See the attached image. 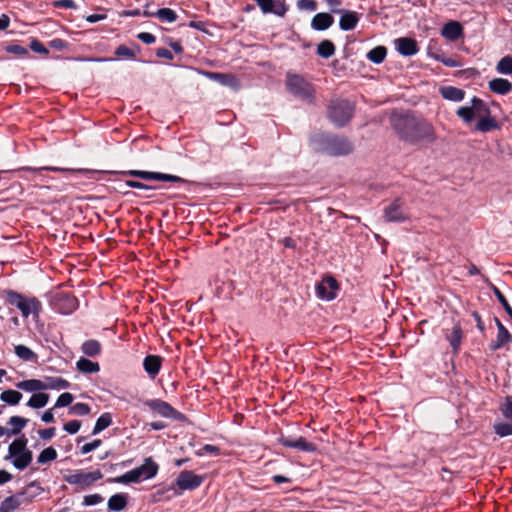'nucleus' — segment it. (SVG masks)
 I'll return each mask as SVG.
<instances>
[{
    "instance_id": "680f3d73",
    "label": "nucleus",
    "mask_w": 512,
    "mask_h": 512,
    "mask_svg": "<svg viewBox=\"0 0 512 512\" xmlns=\"http://www.w3.org/2000/svg\"><path fill=\"white\" fill-rule=\"evenodd\" d=\"M125 185L127 187H131V188H135V189H142V190H151L153 189L154 187L153 186H150V185H146L142 182H139V181H134V180H128L125 182Z\"/></svg>"
},
{
    "instance_id": "6ab92c4d",
    "label": "nucleus",
    "mask_w": 512,
    "mask_h": 512,
    "mask_svg": "<svg viewBox=\"0 0 512 512\" xmlns=\"http://www.w3.org/2000/svg\"><path fill=\"white\" fill-rule=\"evenodd\" d=\"M204 75L209 79L220 83L223 86H229L234 89H237L239 86L237 78L231 74L218 72H204Z\"/></svg>"
},
{
    "instance_id": "f704fd0d",
    "label": "nucleus",
    "mask_w": 512,
    "mask_h": 512,
    "mask_svg": "<svg viewBox=\"0 0 512 512\" xmlns=\"http://www.w3.org/2000/svg\"><path fill=\"white\" fill-rule=\"evenodd\" d=\"M335 53V45L330 40H323L317 46V54L325 59L332 57Z\"/></svg>"
},
{
    "instance_id": "ea45409f",
    "label": "nucleus",
    "mask_w": 512,
    "mask_h": 512,
    "mask_svg": "<svg viewBox=\"0 0 512 512\" xmlns=\"http://www.w3.org/2000/svg\"><path fill=\"white\" fill-rule=\"evenodd\" d=\"M28 419L20 417V416H12L10 417L8 424L12 426V429L9 430V434L18 435L22 429L27 425Z\"/></svg>"
},
{
    "instance_id": "7ed1b4c3",
    "label": "nucleus",
    "mask_w": 512,
    "mask_h": 512,
    "mask_svg": "<svg viewBox=\"0 0 512 512\" xmlns=\"http://www.w3.org/2000/svg\"><path fill=\"white\" fill-rule=\"evenodd\" d=\"M355 104L347 99H332L327 107L328 119L337 127L345 126L352 119Z\"/></svg>"
},
{
    "instance_id": "09e8293b",
    "label": "nucleus",
    "mask_w": 512,
    "mask_h": 512,
    "mask_svg": "<svg viewBox=\"0 0 512 512\" xmlns=\"http://www.w3.org/2000/svg\"><path fill=\"white\" fill-rule=\"evenodd\" d=\"M495 433L500 437L512 435V423L501 422L494 425Z\"/></svg>"
},
{
    "instance_id": "052dcab7",
    "label": "nucleus",
    "mask_w": 512,
    "mask_h": 512,
    "mask_svg": "<svg viewBox=\"0 0 512 512\" xmlns=\"http://www.w3.org/2000/svg\"><path fill=\"white\" fill-rule=\"evenodd\" d=\"M102 444V441L100 439H95L90 443H86L81 447V453L87 454L91 451L97 449Z\"/></svg>"
},
{
    "instance_id": "de8ad7c7",
    "label": "nucleus",
    "mask_w": 512,
    "mask_h": 512,
    "mask_svg": "<svg viewBox=\"0 0 512 512\" xmlns=\"http://www.w3.org/2000/svg\"><path fill=\"white\" fill-rule=\"evenodd\" d=\"M491 289H492L494 295L496 296V298L498 299V301L503 306L506 313L512 318V307L509 305L505 296L502 294V292L496 286L492 285Z\"/></svg>"
},
{
    "instance_id": "79ce46f5",
    "label": "nucleus",
    "mask_w": 512,
    "mask_h": 512,
    "mask_svg": "<svg viewBox=\"0 0 512 512\" xmlns=\"http://www.w3.org/2000/svg\"><path fill=\"white\" fill-rule=\"evenodd\" d=\"M112 424V416L110 413H103L96 421L95 426L93 428V435H96L108 428Z\"/></svg>"
},
{
    "instance_id": "0eeeda50",
    "label": "nucleus",
    "mask_w": 512,
    "mask_h": 512,
    "mask_svg": "<svg viewBox=\"0 0 512 512\" xmlns=\"http://www.w3.org/2000/svg\"><path fill=\"white\" fill-rule=\"evenodd\" d=\"M102 477L103 474L100 470H95L92 472L77 470L74 473L65 475L64 480L70 485H75L80 489H86L96 481L100 480Z\"/></svg>"
},
{
    "instance_id": "4be33fe9",
    "label": "nucleus",
    "mask_w": 512,
    "mask_h": 512,
    "mask_svg": "<svg viewBox=\"0 0 512 512\" xmlns=\"http://www.w3.org/2000/svg\"><path fill=\"white\" fill-rule=\"evenodd\" d=\"M462 34V26L457 21H450L446 23L442 29V36L448 40H456Z\"/></svg>"
},
{
    "instance_id": "2f4dec72",
    "label": "nucleus",
    "mask_w": 512,
    "mask_h": 512,
    "mask_svg": "<svg viewBox=\"0 0 512 512\" xmlns=\"http://www.w3.org/2000/svg\"><path fill=\"white\" fill-rule=\"evenodd\" d=\"M447 340L449 341L453 351L457 352L462 340V329L459 323H456L453 326L451 334L447 336Z\"/></svg>"
},
{
    "instance_id": "e433bc0d",
    "label": "nucleus",
    "mask_w": 512,
    "mask_h": 512,
    "mask_svg": "<svg viewBox=\"0 0 512 512\" xmlns=\"http://www.w3.org/2000/svg\"><path fill=\"white\" fill-rule=\"evenodd\" d=\"M14 352L18 358L23 361H36L37 354L33 352L29 347L25 345H16L14 348Z\"/></svg>"
},
{
    "instance_id": "f03ea898",
    "label": "nucleus",
    "mask_w": 512,
    "mask_h": 512,
    "mask_svg": "<svg viewBox=\"0 0 512 512\" xmlns=\"http://www.w3.org/2000/svg\"><path fill=\"white\" fill-rule=\"evenodd\" d=\"M313 149L329 156H345L353 152L352 143L345 137L316 133L311 138Z\"/></svg>"
},
{
    "instance_id": "a18cd8bd",
    "label": "nucleus",
    "mask_w": 512,
    "mask_h": 512,
    "mask_svg": "<svg viewBox=\"0 0 512 512\" xmlns=\"http://www.w3.org/2000/svg\"><path fill=\"white\" fill-rule=\"evenodd\" d=\"M57 458V452L53 447L45 448L37 458L39 464H45Z\"/></svg>"
},
{
    "instance_id": "b1692460",
    "label": "nucleus",
    "mask_w": 512,
    "mask_h": 512,
    "mask_svg": "<svg viewBox=\"0 0 512 512\" xmlns=\"http://www.w3.org/2000/svg\"><path fill=\"white\" fill-rule=\"evenodd\" d=\"M27 438L23 435L22 437L14 440L8 448V456L5 457V460H9L11 457H15L16 455L22 454L27 451Z\"/></svg>"
},
{
    "instance_id": "5701e85b",
    "label": "nucleus",
    "mask_w": 512,
    "mask_h": 512,
    "mask_svg": "<svg viewBox=\"0 0 512 512\" xmlns=\"http://www.w3.org/2000/svg\"><path fill=\"white\" fill-rule=\"evenodd\" d=\"M442 97L449 101L459 102L464 99V90L454 86H444L440 88Z\"/></svg>"
},
{
    "instance_id": "603ef678",
    "label": "nucleus",
    "mask_w": 512,
    "mask_h": 512,
    "mask_svg": "<svg viewBox=\"0 0 512 512\" xmlns=\"http://www.w3.org/2000/svg\"><path fill=\"white\" fill-rule=\"evenodd\" d=\"M71 412L79 416H85L90 413V407L86 403L79 402L71 407Z\"/></svg>"
},
{
    "instance_id": "c03bdc74",
    "label": "nucleus",
    "mask_w": 512,
    "mask_h": 512,
    "mask_svg": "<svg viewBox=\"0 0 512 512\" xmlns=\"http://www.w3.org/2000/svg\"><path fill=\"white\" fill-rule=\"evenodd\" d=\"M156 17H158L160 20L168 23H173L177 20L178 16L176 12L170 8H161L158 9L156 12Z\"/></svg>"
},
{
    "instance_id": "7c9ffc66",
    "label": "nucleus",
    "mask_w": 512,
    "mask_h": 512,
    "mask_svg": "<svg viewBox=\"0 0 512 512\" xmlns=\"http://www.w3.org/2000/svg\"><path fill=\"white\" fill-rule=\"evenodd\" d=\"M476 130L480 132H489L498 128L497 121L490 115L480 117V120L476 124Z\"/></svg>"
},
{
    "instance_id": "20e7f679",
    "label": "nucleus",
    "mask_w": 512,
    "mask_h": 512,
    "mask_svg": "<svg viewBox=\"0 0 512 512\" xmlns=\"http://www.w3.org/2000/svg\"><path fill=\"white\" fill-rule=\"evenodd\" d=\"M157 472L158 465L152 460V458H146L141 466L134 468L121 476L109 478L108 482L119 484L138 483L141 480L153 478Z\"/></svg>"
},
{
    "instance_id": "cd10ccee",
    "label": "nucleus",
    "mask_w": 512,
    "mask_h": 512,
    "mask_svg": "<svg viewBox=\"0 0 512 512\" xmlns=\"http://www.w3.org/2000/svg\"><path fill=\"white\" fill-rule=\"evenodd\" d=\"M76 368L78 371L85 374L97 373L100 370L98 362H93L83 357L76 362Z\"/></svg>"
},
{
    "instance_id": "c756f323",
    "label": "nucleus",
    "mask_w": 512,
    "mask_h": 512,
    "mask_svg": "<svg viewBox=\"0 0 512 512\" xmlns=\"http://www.w3.org/2000/svg\"><path fill=\"white\" fill-rule=\"evenodd\" d=\"M101 344L95 339L85 341L81 346V351L88 357H95L101 353Z\"/></svg>"
},
{
    "instance_id": "423d86ee",
    "label": "nucleus",
    "mask_w": 512,
    "mask_h": 512,
    "mask_svg": "<svg viewBox=\"0 0 512 512\" xmlns=\"http://www.w3.org/2000/svg\"><path fill=\"white\" fill-rule=\"evenodd\" d=\"M5 295L7 303L19 309L24 318H27L30 314H33L34 317L39 316L42 305L37 298H28L13 290L5 291Z\"/></svg>"
},
{
    "instance_id": "bb28decb",
    "label": "nucleus",
    "mask_w": 512,
    "mask_h": 512,
    "mask_svg": "<svg viewBox=\"0 0 512 512\" xmlns=\"http://www.w3.org/2000/svg\"><path fill=\"white\" fill-rule=\"evenodd\" d=\"M128 496L124 493L112 495L108 500V508L111 511L119 512L127 506Z\"/></svg>"
},
{
    "instance_id": "13d9d810",
    "label": "nucleus",
    "mask_w": 512,
    "mask_h": 512,
    "mask_svg": "<svg viewBox=\"0 0 512 512\" xmlns=\"http://www.w3.org/2000/svg\"><path fill=\"white\" fill-rule=\"evenodd\" d=\"M30 49L36 53L43 55H47L49 53L48 49L37 39L31 41Z\"/></svg>"
},
{
    "instance_id": "c85d7f7f",
    "label": "nucleus",
    "mask_w": 512,
    "mask_h": 512,
    "mask_svg": "<svg viewBox=\"0 0 512 512\" xmlns=\"http://www.w3.org/2000/svg\"><path fill=\"white\" fill-rule=\"evenodd\" d=\"M512 340L511 333L506 329V327H501L497 333L496 341L492 342L489 347L492 351H496L504 346L506 343Z\"/></svg>"
},
{
    "instance_id": "338daca9",
    "label": "nucleus",
    "mask_w": 512,
    "mask_h": 512,
    "mask_svg": "<svg viewBox=\"0 0 512 512\" xmlns=\"http://www.w3.org/2000/svg\"><path fill=\"white\" fill-rule=\"evenodd\" d=\"M49 46L56 50H63L64 48H66L67 43L60 38H55L49 42Z\"/></svg>"
},
{
    "instance_id": "1a4fd4ad",
    "label": "nucleus",
    "mask_w": 512,
    "mask_h": 512,
    "mask_svg": "<svg viewBox=\"0 0 512 512\" xmlns=\"http://www.w3.org/2000/svg\"><path fill=\"white\" fill-rule=\"evenodd\" d=\"M122 174L133 176V177H138L143 180L168 181V182H176V183H185L186 182L185 179H183L179 176L160 173V172L129 170V171L122 172Z\"/></svg>"
},
{
    "instance_id": "6e6d98bb",
    "label": "nucleus",
    "mask_w": 512,
    "mask_h": 512,
    "mask_svg": "<svg viewBox=\"0 0 512 512\" xmlns=\"http://www.w3.org/2000/svg\"><path fill=\"white\" fill-rule=\"evenodd\" d=\"M6 51L9 53L15 54V55H19V56H25L29 53L25 47L20 46L18 44L8 45L6 47Z\"/></svg>"
},
{
    "instance_id": "a878e982",
    "label": "nucleus",
    "mask_w": 512,
    "mask_h": 512,
    "mask_svg": "<svg viewBox=\"0 0 512 512\" xmlns=\"http://www.w3.org/2000/svg\"><path fill=\"white\" fill-rule=\"evenodd\" d=\"M18 389L24 390L26 392H35V391H43L46 390V386L44 385V381L38 379H29L20 381L16 384Z\"/></svg>"
},
{
    "instance_id": "dca6fc26",
    "label": "nucleus",
    "mask_w": 512,
    "mask_h": 512,
    "mask_svg": "<svg viewBox=\"0 0 512 512\" xmlns=\"http://www.w3.org/2000/svg\"><path fill=\"white\" fill-rule=\"evenodd\" d=\"M25 171H30L33 173H40L41 171H52V172H63V173H82V174H94V173H101V171L97 170H90V169H71V168H62V167H55V166H44L40 168H31V167H25L22 168Z\"/></svg>"
},
{
    "instance_id": "774afa93",
    "label": "nucleus",
    "mask_w": 512,
    "mask_h": 512,
    "mask_svg": "<svg viewBox=\"0 0 512 512\" xmlns=\"http://www.w3.org/2000/svg\"><path fill=\"white\" fill-rule=\"evenodd\" d=\"M156 55L159 58H164V59H168V60H172L173 59V54L171 53V51H169L166 48H158L156 50Z\"/></svg>"
},
{
    "instance_id": "37998d69",
    "label": "nucleus",
    "mask_w": 512,
    "mask_h": 512,
    "mask_svg": "<svg viewBox=\"0 0 512 512\" xmlns=\"http://www.w3.org/2000/svg\"><path fill=\"white\" fill-rule=\"evenodd\" d=\"M22 398V394L16 390H6L1 393L0 399L9 405H17Z\"/></svg>"
},
{
    "instance_id": "3c124183",
    "label": "nucleus",
    "mask_w": 512,
    "mask_h": 512,
    "mask_svg": "<svg viewBox=\"0 0 512 512\" xmlns=\"http://www.w3.org/2000/svg\"><path fill=\"white\" fill-rule=\"evenodd\" d=\"M115 55L118 57H125L127 59H134L136 56L133 49H131L125 45L118 46L115 50Z\"/></svg>"
},
{
    "instance_id": "c9c22d12",
    "label": "nucleus",
    "mask_w": 512,
    "mask_h": 512,
    "mask_svg": "<svg viewBox=\"0 0 512 512\" xmlns=\"http://www.w3.org/2000/svg\"><path fill=\"white\" fill-rule=\"evenodd\" d=\"M49 401V395L43 392L35 393L31 396L27 402V406L33 409H39L47 405Z\"/></svg>"
},
{
    "instance_id": "49530a36",
    "label": "nucleus",
    "mask_w": 512,
    "mask_h": 512,
    "mask_svg": "<svg viewBox=\"0 0 512 512\" xmlns=\"http://www.w3.org/2000/svg\"><path fill=\"white\" fill-rule=\"evenodd\" d=\"M456 114L466 123H470L475 117L472 106L459 107L456 111Z\"/></svg>"
},
{
    "instance_id": "bf43d9fd",
    "label": "nucleus",
    "mask_w": 512,
    "mask_h": 512,
    "mask_svg": "<svg viewBox=\"0 0 512 512\" xmlns=\"http://www.w3.org/2000/svg\"><path fill=\"white\" fill-rule=\"evenodd\" d=\"M297 6L299 9L315 11L317 9V3L313 0H298Z\"/></svg>"
},
{
    "instance_id": "72a5a7b5",
    "label": "nucleus",
    "mask_w": 512,
    "mask_h": 512,
    "mask_svg": "<svg viewBox=\"0 0 512 512\" xmlns=\"http://www.w3.org/2000/svg\"><path fill=\"white\" fill-rule=\"evenodd\" d=\"M387 55V49L384 46H376L367 53V59L374 64H380Z\"/></svg>"
},
{
    "instance_id": "2eb2a0df",
    "label": "nucleus",
    "mask_w": 512,
    "mask_h": 512,
    "mask_svg": "<svg viewBox=\"0 0 512 512\" xmlns=\"http://www.w3.org/2000/svg\"><path fill=\"white\" fill-rule=\"evenodd\" d=\"M57 309L62 314H70L78 307V301L69 294H60L56 300Z\"/></svg>"
},
{
    "instance_id": "473e14b6",
    "label": "nucleus",
    "mask_w": 512,
    "mask_h": 512,
    "mask_svg": "<svg viewBox=\"0 0 512 512\" xmlns=\"http://www.w3.org/2000/svg\"><path fill=\"white\" fill-rule=\"evenodd\" d=\"M471 106L473 108L474 116L477 115L479 117H483L491 114L488 105L476 96L472 98Z\"/></svg>"
},
{
    "instance_id": "4c0bfd02",
    "label": "nucleus",
    "mask_w": 512,
    "mask_h": 512,
    "mask_svg": "<svg viewBox=\"0 0 512 512\" xmlns=\"http://www.w3.org/2000/svg\"><path fill=\"white\" fill-rule=\"evenodd\" d=\"M47 389H67L70 386L69 381L60 377H47L44 381Z\"/></svg>"
},
{
    "instance_id": "ddd939ff",
    "label": "nucleus",
    "mask_w": 512,
    "mask_h": 512,
    "mask_svg": "<svg viewBox=\"0 0 512 512\" xmlns=\"http://www.w3.org/2000/svg\"><path fill=\"white\" fill-rule=\"evenodd\" d=\"M279 443H281L285 447L294 448L304 452H313L316 450V447L313 443L307 442L304 437H292L281 435L278 438Z\"/></svg>"
},
{
    "instance_id": "393cba45",
    "label": "nucleus",
    "mask_w": 512,
    "mask_h": 512,
    "mask_svg": "<svg viewBox=\"0 0 512 512\" xmlns=\"http://www.w3.org/2000/svg\"><path fill=\"white\" fill-rule=\"evenodd\" d=\"M24 495V492L5 498L0 504V512H13L17 510L21 505L20 498Z\"/></svg>"
},
{
    "instance_id": "39448f33",
    "label": "nucleus",
    "mask_w": 512,
    "mask_h": 512,
    "mask_svg": "<svg viewBox=\"0 0 512 512\" xmlns=\"http://www.w3.org/2000/svg\"><path fill=\"white\" fill-rule=\"evenodd\" d=\"M287 90L296 98L313 104L315 99V89L303 76L293 73L286 74Z\"/></svg>"
},
{
    "instance_id": "5fc2aeb1",
    "label": "nucleus",
    "mask_w": 512,
    "mask_h": 512,
    "mask_svg": "<svg viewBox=\"0 0 512 512\" xmlns=\"http://www.w3.org/2000/svg\"><path fill=\"white\" fill-rule=\"evenodd\" d=\"M103 501V497L100 494L86 495L83 499V505L93 506Z\"/></svg>"
},
{
    "instance_id": "0e129e2a",
    "label": "nucleus",
    "mask_w": 512,
    "mask_h": 512,
    "mask_svg": "<svg viewBox=\"0 0 512 512\" xmlns=\"http://www.w3.org/2000/svg\"><path fill=\"white\" fill-rule=\"evenodd\" d=\"M138 39L145 44H153L156 41V38L153 34L148 32H141L138 34Z\"/></svg>"
},
{
    "instance_id": "a19ab883",
    "label": "nucleus",
    "mask_w": 512,
    "mask_h": 512,
    "mask_svg": "<svg viewBox=\"0 0 512 512\" xmlns=\"http://www.w3.org/2000/svg\"><path fill=\"white\" fill-rule=\"evenodd\" d=\"M32 452L30 450L25 451L22 454L16 455L13 460V465L19 470L25 469L32 461Z\"/></svg>"
},
{
    "instance_id": "f8f14e48",
    "label": "nucleus",
    "mask_w": 512,
    "mask_h": 512,
    "mask_svg": "<svg viewBox=\"0 0 512 512\" xmlns=\"http://www.w3.org/2000/svg\"><path fill=\"white\" fill-rule=\"evenodd\" d=\"M404 202L396 198L384 209V218L388 222H404L407 217L403 211Z\"/></svg>"
},
{
    "instance_id": "69168bd1",
    "label": "nucleus",
    "mask_w": 512,
    "mask_h": 512,
    "mask_svg": "<svg viewBox=\"0 0 512 512\" xmlns=\"http://www.w3.org/2000/svg\"><path fill=\"white\" fill-rule=\"evenodd\" d=\"M55 432H56V429L54 427H50V428L39 430L38 434L41 439L49 440L52 437H54Z\"/></svg>"
},
{
    "instance_id": "4d7b16f0",
    "label": "nucleus",
    "mask_w": 512,
    "mask_h": 512,
    "mask_svg": "<svg viewBox=\"0 0 512 512\" xmlns=\"http://www.w3.org/2000/svg\"><path fill=\"white\" fill-rule=\"evenodd\" d=\"M81 427V421L79 420H71L64 424L63 428L69 434H75L79 431Z\"/></svg>"
},
{
    "instance_id": "f3484780",
    "label": "nucleus",
    "mask_w": 512,
    "mask_h": 512,
    "mask_svg": "<svg viewBox=\"0 0 512 512\" xmlns=\"http://www.w3.org/2000/svg\"><path fill=\"white\" fill-rule=\"evenodd\" d=\"M334 23V18L326 12L317 13L311 20V28L316 31H324L330 28Z\"/></svg>"
},
{
    "instance_id": "8fccbe9b",
    "label": "nucleus",
    "mask_w": 512,
    "mask_h": 512,
    "mask_svg": "<svg viewBox=\"0 0 512 512\" xmlns=\"http://www.w3.org/2000/svg\"><path fill=\"white\" fill-rule=\"evenodd\" d=\"M73 395L69 392H65V393H62L56 403H55V406L54 408H60V407H66V406H69L72 402H73Z\"/></svg>"
},
{
    "instance_id": "9b49d317",
    "label": "nucleus",
    "mask_w": 512,
    "mask_h": 512,
    "mask_svg": "<svg viewBox=\"0 0 512 512\" xmlns=\"http://www.w3.org/2000/svg\"><path fill=\"white\" fill-rule=\"evenodd\" d=\"M338 289L337 281L333 277L327 276L317 285L316 293L319 298L330 301L336 297Z\"/></svg>"
},
{
    "instance_id": "6e6552de",
    "label": "nucleus",
    "mask_w": 512,
    "mask_h": 512,
    "mask_svg": "<svg viewBox=\"0 0 512 512\" xmlns=\"http://www.w3.org/2000/svg\"><path fill=\"white\" fill-rule=\"evenodd\" d=\"M145 405L162 417L171 418L179 421L185 419V416L181 412L177 411L168 402H165L163 400H148L145 402Z\"/></svg>"
},
{
    "instance_id": "f257e3e1",
    "label": "nucleus",
    "mask_w": 512,
    "mask_h": 512,
    "mask_svg": "<svg viewBox=\"0 0 512 512\" xmlns=\"http://www.w3.org/2000/svg\"><path fill=\"white\" fill-rule=\"evenodd\" d=\"M393 127L400 139L412 145L430 144L436 140L434 127L423 118L399 116L394 120Z\"/></svg>"
},
{
    "instance_id": "9d476101",
    "label": "nucleus",
    "mask_w": 512,
    "mask_h": 512,
    "mask_svg": "<svg viewBox=\"0 0 512 512\" xmlns=\"http://www.w3.org/2000/svg\"><path fill=\"white\" fill-rule=\"evenodd\" d=\"M203 482V477L196 475L192 471L183 470L176 479V485L181 490H194Z\"/></svg>"
},
{
    "instance_id": "aec40b11",
    "label": "nucleus",
    "mask_w": 512,
    "mask_h": 512,
    "mask_svg": "<svg viewBox=\"0 0 512 512\" xmlns=\"http://www.w3.org/2000/svg\"><path fill=\"white\" fill-rule=\"evenodd\" d=\"M340 14L339 27L341 30L349 31L357 26L359 17L355 11L342 10Z\"/></svg>"
},
{
    "instance_id": "58836bf2",
    "label": "nucleus",
    "mask_w": 512,
    "mask_h": 512,
    "mask_svg": "<svg viewBox=\"0 0 512 512\" xmlns=\"http://www.w3.org/2000/svg\"><path fill=\"white\" fill-rule=\"evenodd\" d=\"M496 71L502 75H512V56L502 57L496 64Z\"/></svg>"
},
{
    "instance_id": "a211bd4d",
    "label": "nucleus",
    "mask_w": 512,
    "mask_h": 512,
    "mask_svg": "<svg viewBox=\"0 0 512 512\" xmlns=\"http://www.w3.org/2000/svg\"><path fill=\"white\" fill-rule=\"evenodd\" d=\"M397 51L403 56H412L418 52L417 42L414 39L403 37L395 41Z\"/></svg>"
},
{
    "instance_id": "864d4df0",
    "label": "nucleus",
    "mask_w": 512,
    "mask_h": 512,
    "mask_svg": "<svg viewBox=\"0 0 512 512\" xmlns=\"http://www.w3.org/2000/svg\"><path fill=\"white\" fill-rule=\"evenodd\" d=\"M500 411L505 418L512 419V399L506 397L505 402L501 405Z\"/></svg>"
},
{
    "instance_id": "412c9836",
    "label": "nucleus",
    "mask_w": 512,
    "mask_h": 512,
    "mask_svg": "<svg viewBox=\"0 0 512 512\" xmlns=\"http://www.w3.org/2000/svg\"><path fill=\"white\" fill-rule=\"evenodd\" d=\"M491 92L498 95H507L512 91V82L504 78H493L488 82Z\"/></svg>"
},
{
    "instance_id": "4468645a",
    "label": "nucleus",
    "mask_w": 512,
    "mask_h": 512,
    "mask_svg": "<svg viewBox=\"0 0 512 512\" xmlns=\"http://www.w3.org/2000/svg\"><path fill=\"white\" fill-rule=\"evenodd\" d=\"M163 358L159 355H147L143 360V368L151 379H154L160 372Z\"/></svg>"
},
{
    "instance_id": "e2e57ef3",
    "label": "nucleus",
    "mask_w": 512,
    "mask_h": 512,
    "mask_svg": "<svg viewBox=\"0 0 512 512\" xmlns=\"http://www.w3.org/2000/svg\"><path fill=\"white\" fill-rule=\"evenodd\" d=\"M324 1L329 6L330 11L332 13L339 14L342 12L343 9L339 8L342 4L341 0H324Z\"/></svg>"
}]
</instances>
